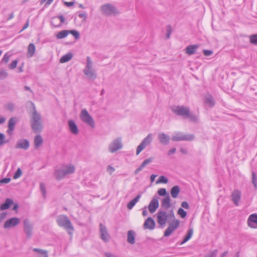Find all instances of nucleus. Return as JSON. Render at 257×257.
Returning a JSON list of instances; mask_svg holds the SVG:
<instances>
[{"instance_id": "f257e3e1", "label": "nucleus", "mask_w": 257, "mask_h": 257, "mask_svg": "<svg viewBox=\"0 0 257 257\" xmlns=\"http://www.w3.org/2000/svg\"><path fill=\"white\" fill-rule=\"evenodd\" d=\"M32 104L33 105V112L31 116V127L34 133L36 134L39 133L41 132L43 130L41 115L37 111L34 104L33 103H32Z\"/></svg>"}, {"instance_id": "f03ea898", "label": "nucleus", "mask_w": 257, "mask_h": 257, "mask_svg": "<svg viewBox=\"0 0 257 257\" xmlns=\"http://www.w3.org/2000/svg\"><path fill=\"white\" fill-rule=\"evenodd\" d=\"M56 221L58 225L60 227L65 228L69 234H71L74 231V227L70 220L66 215H58Z\"/></svg>"}, {"instance_id": "7ed1b4c3", "label": "nucleus", "mask_w": 257, "mask_h": 257, "mask_svg": "<svg viewBox=\"0 0 257 257\" xmlns=\"http://www.w3.org/2000/svg\"><path fill=\"white\" fill-rule=\"evenodd\" d=\"M83 73L89 79L94 80L96 78L97 74L93 68V64L90 57H87L86 65L83 70Z\"/></svg>"}, {"instance_id": "20e7f679", "label": "nucleus", "mask_w": 257, "mask_h": 257, "mask_svg": "<svg viewBox=\"0 0 257 257\" xmlns=\"http://www.w3.org/2000/svg\"><path fill=\"white\" fill-rule=\"evenodd\" d=\"M194 139L195 136L193 134H184L181 132H178L174 134L172 140L175 142L192 141Z\"/></svg>"}, {"instance_id": "39448f33", "label": "nucleus", "mask_w": 257, "mask_h": 257, "mask_svg": "<svg viewBox=\"0 0 257 257\" xmlns=\"http://www.w3.org/2000/svg\"><path fill=\"white\" fill-rule=\"evenodd\" d=\"M100 10L105 16L116 15L119 13L116 8L111 4H106L101 6Z\"/></svg>"}, {"instance_id": "423d86ee", "label": "nucleus", "mask_w": 257, "mask_h": 257, "mask_svg": "<svg viewBox=\"0 0 257 257\" xmlns=\"http://www.w3.org/2000/svg\"><path fill=\"white\" fill-rule=\"evenodd\" d=\"M123 147L122 139L121 137H118L113 140L108 146V151L111 153H113L121 149Z\"/></svg>"}, {"instance_id": "0eeeda50", "label": "nucleus", "mask_w": 257, "mask_h": 257, "mask_svg": "<svg viewBox=\"0 0 257 257\" xmlns=\"http://www.w3.org/2000/svg\"><path fill=\"white\" fill-rule=\"evenodd\" d=\"M171 110L176 115L186 117L190 109L187 106L177 105L171 107Z\"/></svg>"}, {"instance_id": "6e6552de", "label": "nucleus", "mask_w": 257, "mask_h": 257, "mask_svg": "<svg viewBox=\"0 0 257 257\" xmlns=\"http://www.w3.org/2000/svg\"><path fill=\"white\" fill-rule=\"evenodd\" d=\"M80 118L82 121H83L84 122L91 127H94L95 123L94 120L91 115L88 113L86 109L82 110L80 114Z\"/></svg>"}, {"instance_id": "1a4fd4ad", "label": "nucleus", "mask_w": 257, "mask_h": 257, "mask_svg": "<svg viewBox=\"0 0 257 257\" xmlns=\"http://www.w3.org/2000/svg\"><path fill=\"white\" fill-rule=\"evenodd\" d=\"M152 134H149L143 140L141 143L138 146L136 151V155H138L148 145L151 144L152 141Z\"/></svg>"}, {"instance_id": "9d476101", "label": "nucleus", "mask_w": 257, "mask_h": 257, "mask_svg": "<svg viewBox=\"0 0 257 257\" xmlns=\"http://www.w3.org/2000/svg\"><path fill=\"white\" fill-rule=\"evenodd\" d=\"M180 225V221L178 219H174L169 223V226L164 232V236L167 237L170 236Z\"/></svg>"}, {"instance_id": "9b49d317", "label": "nucleus", "mask_w": 257, "mask_h": 257, "mask_svg": "<svg viewBox=\"0 0 257 257\" xmlns=\"http://www.w3.org/2000/svg\"><path fill=\"white\" fill-rule=\"evenodd\" d=\"M24 231L27 237L30 238L33 235V225L28 219H25L23 221Z\"/></svg>"}, {"instance_id": "f8f14e48", "label": "nucleus", "mask_w": 257, "mask_h": 257, "mask_svg": "<svg viewBox=\"0 0 257 257\" xmlns=\"http://www.w3.org/2000/svg\"><path fill=\"white\" fill-rule=\"evenodd\" d=\"M158 223L161 226H164L167 223L168 217L166 212L163 210H159L157 214Z\"/></svg>"}, {"instance_id": "ddd939ff", "label": "nucleus", "mask_w": 257, "mask_h": 257, "mask_svg": "<svg viewBox=\"0 0 257 257\" xmlns=\"http://www.w3.org/2000/svg\"><path fill=\"white\" fill-rule=\"evenodd\" d=\"M99 227L100 238L105 242H108L110 240V236L107 232L105 226L100 223L99 224Z\"/></svg>"}, {"instance_id": "4468645a", "label": "nucleus", "mask_w": 257, "mask_h": 257, "mask_svg": "<svg viewBox=\"0 0 257 257\" xmlns=\"http://www.w3.org/2000/svg\"><path fill=\"white\" fill-rule=\"evenodd\" d=\"M20 222V219L19 218L13 217L5 221L4 224V227L5 228L14 227L18 225Z\"/></svg>"}, {"instance_id": "2eb2a0df", "label": "nucleus", "mask_w": 257, "mask_h": 257, "mask_svg": "<svg viewBox=\"0 0 257 257\" xmlns=\"http://www.w3.org/2000/svg\"><path fill=\"white\" fill-rule=\"evenodd\" d=\"M158 198V196H154L148 206L149 210L152 213L155 212L159 207Z\"/></svg>"}, {"instance_id": "dca6fc26", "label": "nucleus", "mask_w": 257, "mask_h": 257, "mask_svg": "<svg viewBox=\"0 0 257 257\" xmlns=\"http://www.w3.org/2000/svg\"><path fill=\"white\" fill-rule=\"evenodd\" d=\"M247 225L252 228H257V214H252L247 219Z\"/></svg>"}, {"instance_id": "f3484780", "label": "nucleus", "mask_w": 257, "mask_h": 257, "mask_svg": "<svg viewBox=\"0 0 257 257\" xmlns=\"http://www.w3.org/2000/svg\"><path fill=\"white\" fill-rule=\"evenodd\" d=\"M30 143L27 139L18 140L16 144L15 148L17 149H22L27 150L29 149Z\"/></svg>"}, {"instance_id": "a211bd4d", "label": "nucleus", "mask_w": 257, "mask_h": 257, "mask_svg": "<svg viewBox=\"0 0 257 257\" xmlns=\"http://www.w3.org/2000/svg\"><path fill=\"white\" fill-rule=\"evenodd\" d=\"M231 200L236 206H238L241 199V192L238 190H234L231 193Z\"/></svg>"}, {"instance_id": "6ab92c4d", "label": "nucleus", "mask_w": 257, "mask_h": 257, "mask_svg": "<svg viewBox=\"0 0 257 257\" xmlns=\"http://www.w3.org/2000/svg\"><path fill=\"white\" fill-rule=\"evenodd\" d=\"M158 139L160 143L163 145H167L169 144L170 138L164 133L158 134Z\"/></svg>"}, {"instance_id": "aec40b11", "label": "nucleus", "mask_w": 257, "mask_h": 257, "mask_svg": "<svg viewBox=\"0 0 257 257\" xmlns=\"http://www.w3.org/2000/svg\"><path fill=\"white\" fill-rule=\"evenodd\" d=\"M17 122V118L15 117H11L8 121V130L7 131V133L11 135L12 134V132L15 129V124Z\"/></svg>"}, {"instance_id": "412c9836", "label": "nucleus", "mask_w": 257, "mask_h": 257, "mask_svg": "<svg viewBox=\"0 0 257 257\" xmlns=\"http://www.w3.org/2000/svg\"><path fill=\"white\" fill-rule=\"evenodd\" d=\"M144 227L145 229L153 230L155 227V222L151 217H148L145 221Z\"/></svg>"}, {"instance_id": "4be33fe9", "label": "nucleus", "mask_w": 257, "mask_h": 257, "mask_svg": "<svg viewBox=\"0 0 257 257\" xmlns=\"http://www.w3.org/2000/svg\"><path fill=\"white\" fill-rule=\"evenodd\" d=\"M62 170H63L64 173L66 176L67 175L74 173L75 168L74 165L69 164L64 166Z\"/></svg>"}, {"instance_id": "5701e85b", "label": "nucleus", "mask_w": 257, "mask_h": 257, "mask_svg": "<svg viewBox=\"0 0 257 257\" xmlns=\"http://www.w3.org/2000/svg\"><path fill=\"white\" fill-rule=\"evenodd\" d=\"M62 170H63L64 173L66 176L67 175L74 173L75 168L74 165L69 164L64 166Z\"/></svg>"}, {"instance_id": "b1692460", "label": "nucleus", "mask_w": 257, "mask_h": 257, "mask_svg": "<svg viewBox=\"0 0 257 257\" xmlns=\"http://www.w3.org/2000/svg\"><path fill=\"white\" fill-rule=\"evenodd\" d=\"M68 125L71 132L74 135H77L79 131L78 127L73 120H68Z\"/></svg>"}, {"instance_id": "393cba45", "label": "nucleus", "mask_w": 257, "mask_h": 257, "mask_svg": "<svg viewBox=\"0 0 257 257\" xmlns=\"http://www.w3.org/2000/svg\"><path fill=\"white\" fill-rule=\"evenodd\" d=\"M161 206L165 209H168L171 207V199L169 194L162 199Z\"/></svg>"}, {"instance_id": "a878e982", "label": "nucleus", "mask_w": 257, "mask_h": 257, "mask_svg": "<svg viewBox=\"0 0 257 257\" xmlns=\"http://www.w3.org/2000/svg\"><path fill=\"white\" fill-rule=\"evenodd\" d=\"M43 143V140L42 136L40 135H37L34 138V147L35 149H38Z\"/></svg>"}, {"instance_id": "bb28decb", "label": "nucleus", "mask_w": 257, "mask_h": 257, "mask_svg": "<svg viewBox=\"0 0 257 257\" xmlns=\"http://www.w3.org/2000/svg\"><path fill=\"white\" fill-rule=\"evenodd\" d=\"M14 204L13 200L10 198H7L5 203L1 204L0 208L1 210H4L9 209L11 205Z\"/></svg>"}, {"instance_id": "cd10ccee", "label": "nucleus", "mask_w": 257, "mask_h": 257, "mask_svg": "<svg viewBox=\"0 0 257 257\" xmlns=\"http://www.w3.org/2000/svg\"><path fill=\"white\" fill-rule=\"evenodd\" d=\"M136 233L133 230H129L127 234V241L131 244H133L135 242Z\"/></svg>"}, {"instance_id": "c85d7f7f", "label": "nucleus", "mask_w": 257, "mask_h": 257, "mask_svg": "<svg viewBox=\"0 0 257 257\" xmlns=\"http://www.w3.org/2000/svg\"><path fill=\"white\" fill-rule=\"evenodd\" d=\"M54 176L58 180H60L65 178V175L62 169H56L54 172Z\"/></svg>"}, {"instance_id": "c756f323", "label": "nucleus", "mask_w": 257, "mask_h": 257, "mask_svg": "<svg viewBox=\"0 0 257 257\" xmlns=\"http://www.w3.org/2000/svg\"><path fill=\"white\" fill-rule=\"evenodd\" d=\"M198 48V45H191L186 48V53L189 55H192L195 53L196 50Z\"/></svg>"}, {"instance_id": "7c9ffc66", "label": "nucleus", "mask_w": 257, "mask_h": 257, "mask_svg": "<svg viewBox=\"0 0 257 257\" xmlns=\"http://www.w3.org/2000/svg\"><path fill=\"white\" fill-rule=\"evenodd\" d=\"M141 197V195L140 194L137 195L135 198H134L132 200L127 203V208L130 210L132 209L136 205V204L139 201Z\"/></svg>"}, {"instance_id": "2f4dec72", "label": "nucleus", "mask_w": 257, "mask_h": 257, "mask_svg": "<svg viewBox=\"0 0 257 257\" xmlns=\"http://www.w3.org/2000/svg\"><path fill=\"white\" fill-rule=\"evenodd\" d=\"M205 103L210 107H213L215 105L214 98L210 94H207L205 97Z\"/></svg>"}, {"instance_id": "473e14b6", "label": "nucleus", "mask_w": 257, "mask_h": 257, "mask_svg": "<svg viewBox=\"0 0 257 257\" xmlns=\"http://www.w3.org/2000/svg\"><path fill=\"white\" fill-rule=\"evenodd\" d=\"M193 233V229L192 227L189 228L187 234L185 236L183 241L180 243V245L185 243L188 241L192 236Z\"/></svg>"}, {"instance_id": "72a5a7b5", "label": "nucleus", "mask_w": 257, "mask_h": 257, "mask_svg": "<svg viewBox=\"0 0 257 257\" xmlns=\"http://www.w3.org/2000/svg\"><path fill=\"white\" fill-rule=\"evenodd\" d=\"M180 192V187L176 185L173 187L171 189V195L173 198H176L178 197L179 193Z\"/></svg>"}, {"instance_id": "f704fd0d", "label": "nucleus", "mask_w": 257, "mask_h": 257, "mask_svg": "<svg viewBox=\"0 0 257 257\" xmlns=\"http://www.w3.org/2000/svg\"><path fill=\"white\" fill-rule=\"evenodd\" d=\"M73 57V54L71 53H68L63 56L60 59V62L61 63H66L70 60Z\"/></svg>"}, {"instance_id": "c9c22d12", "label": "nucleus", "mask_w": 257, "mask_h": 257, "mask_svg": "<svg viewBox=\"0 0 257 257\" xmlns=\"http://www.w3.org/2000/svg\"><path fill=\"white\" fill-rule=\"evenodd\" d=\"M35 52V46L34 44L31 43L29 45L28 47V57H32Z\"/></svg>"}, {"instance_id": "e433bc0d", "label": "nucleus", "mask_w": 257, "mask_h": 257, "mask_svg": "<svg viewBox=\"0 0 257 257\" xmlns=\"http://www.w3.org/2000/svg\"><path fill=\"white\" fill-rule=\"evenodd\" d=\"M68 35V30H62L59 32H58L56 35V37L57 39H62L66 37Z\"/></svg>"}, {"instance_id": "4c0bfd02", "label": "nucleus", "mask_w": 257, "mask_h": 257, "mask_svg": "<svg viewBox=\"0 0 257 257\" xmlns=\"http://www.w3.org/2000/svg\"><path fill=\"white\" fill-rule=\"evenodd\" d=\"M249 39L251 44L257 46V34L249 36Z\"/></svg>"}, {"instance_id": "58836bf2", "label": "nucleus", "mask_w": 257, "mask_h": 257, "mask_svg": "<svg viewBox=\"0 0 257 257\" xmlns=\"http://www.w3.org/2000/svg\"><path fill=\"white\" fill-rule=\"evenodd\" d=\"M72 34L76 40H78L80 38V33L76 30H68V34Z\"/></svg>"}, {"instance_id": "ea45409f", "label": "nucleus", "mask_w": 257, "mask_h": 257, "mask_svg": "<svg viewBox=\"0 0 257 257\" xmlns=\"http://www.w3.org/2000/svg\"><path fill=\"white\" fill-rule=\"evenodd\" d=\"M5 107L6 109L12 112L14 110L15 105L13 102H9L5 105Z\"/></svg>"}, {"instance_id": "a19ab883", "label": "nucleus", "mask_w": 257, "mask_h": 257, "mask_svg": "<svg viewBox=\"0 0 257 257\" xmlns=\"http://www.w3.org/2000/svg\"><path fill=\"white\" fill-rule=\"evenodd\" d=\"M168 182V179L164 176H161L156 181V184L165 183L166 184Z\"/></svg>"}, {"instance_id": "79ce46f5", "label": "nucleus", "mask_w": 257, "mask_h": 257, "mask_svg": "<svg viewBox=\"0 0 257 257\" xmlns=\"http://www.w3.org/2000/svg\"><path fill=\"white\" fill-rule=\"evenodd\" d=\"M8 76V73L5 70H0V80L6 79Z\"/></svg>"}, {"instance_id": "37998d69", "label": "nucleus", "mask_w": 257, "mask_h": 257, "mask_svg": "<svg viewBox=\"0 0 257 257\" xmlns=\"http://www.w3.org/2000/svg\"><path fill=\"white\" fill-rule=\"evenodd\" d=\"M252 183L255 188H257V177L254 172H252Z\"/></svg>"}, {"instance_id": "c03bdc74", "label": "nucleus", "mask_w": 257, "mask_h": 257, "mask_svg": "<svg viewBox=\"0 0 257 257\" xmlns=\"http://www.w3.org/2000/svg\"><path fill=\"white\" fill-rule=\"evenodd\" d=\"M178 214L180 215V216L184 218L187 215V212L185 211L183 208H180L178 210Z\"/></svg>"}, {"instance_id": "a18cd8bd", "label": "nucleus", "mask_w": 257, "mask_h": 257, "mask_svg": "<svg viewBox=\"0 0 257 257\" xmlns=\"http://www.w3.org/2000/svg\"><path fill=\"white\" fill-rule=\"evenodd\" d=\"M22 174V171L21 169L19 168L17 171L15 172V173L14 175L13 178L15 179H18L19 178Z\"/></svg>"}, {"instance_id": "49530a36", "label": "nucleus", "mask_w": 257, "mask_h": 257, "mask_svg": "<svg viewBox=\"0 0 257 257\" xmlns=\"http://www.w3.org/2000/svg\"><path fill=\"white\" fill-rule=\"evenodd\" d=\"M172 32V27L170 25H168L167 26V34H166V39H168L170 38L171 34Z\"/></svg>"}, {"instance_id": "de8ad7c7", "label": "nucleus", "mask_w": 257, "mask_h": 257, "mask_svg": "<svg viewBox=\"0 0 257 257\" xmlns=\"http://www.w3.org/2000/svg\"><path fill=\"white\" fill-rule=\"evenodd\" d=\"M153 158H149L148 159H147L145 160L143 163H142V165L144 168L145 166H146L147 165L149 164L150 163H151L153 161Z\"/></svg>"}, {"instance_id": "09e8293b", "label": "nucleus", "mask_w": 257, "mask_h": 257, "mask_svg": "<svg viewBox=\"0 0 257 257\" xmlns=\"http://www.w3.org/2000/svg\"><path fill=\"white\" fill-rule=\"evenodd\" d=\"M10 55H9L8 53H6L4 56L3 59L1 60L2 63H4L5 64H7L10 59Z\"/></svg>"}, {"instance_id": "8fccbe9b", "label": "nucleus", "mask_w": 257, "mask_h": 257, "mask_svg": "<svg viewBox=\"0 0 257 257\" xmlns=\"http://www.w3.org/2000/svg\"><path fill=\"white\" fill-rule=\"evenodd\" d=\"M158 193L160 196H166L168 195L167 193L166 189L165 188L160 189L158 191Z\"/></svg>"}, {"instance_id": "3c124183", "label": "nucleus", "mask_w": 257, "mask_h": 257, "mask_svg": "<svg viewBox=\"0 0 257 257\" xmlns=\"http://www.w3.org/2000/svg\"><path fill=\"white\" fill-rule=\"evenodd\" d=\"M186 117H188V118H190L191 120L194 121H195L197 120V116L195 114H194L192 113H190V110L189 111V114L187 115Z\"/></svg>"}, {"instance_id": "603ef678", "label": "nucleus", "mask_w": 257, "mask_h": 257, "mask_svg": "<svg viewBox=\"0 0 257 257\" xmlns=\"http://www.w3.org/2000/svg\"><path fill=\"white\" fill-rule=\"evenodd\" d=\"M57 20H58V19H57V17H53L51 19V23L52 25H53L55 27H58L61 26V24H58V25L56 24Z\"/></svg>"}, {"instance_id": "864d4df0", "label": "nucleus", "mask_w": 257, "mask_h": 257, "mask_svg": "<svg viewBox=\"0 0 257 257\" xmlns=\"http://www.w3.org/2000/svg\"><path fill=\"white\" fill-rule=\"evenodd\" d=\"M40 190L43 194V195L44 196V197H45L46 195V193L45 185L44 184V183H41L40 185Z\"/></svg>"}, {"instance_id": "5fc2aeb1", "label": "nucleus", "mask_w": 257, "mask_h": 257, "mask_svg": "<svg viewBox=\"0 0 257 257\" xmlns=\"http://www.w3.org/2000/svg\"><path fill=\"white\" fill-rule=\"evenodd\" d=\"M18 61L17 60H15L12 62V63L9 65V68L11 69H15L17 65Z\"/></svg>"}, {"instance_id": "6e6d98bb", "label": "nucleus", "mask_w": 257, "mask_h": 257, "mask_svg": "<svg viewBox=\"0 0 257 257\" xmlns=\"http://www.w3.org/2000/svg\"><path fill=\"white\" fill-rule=\"evenodd\" d=\"M168 218L172 219L173 220L175 219V214L174 212L173 209H171L169 212V213L167 214Z\"/></svg>"}, {"instance_id": "4d7b16f0", "label": "nucleus", "mask_w": 257, "mask_h": 257, "mask_svg": "<svg viewBox=\"0 0 257 257\" xmlns=\"http://www.w3.org/2000/svg\"><path fill=\"white\" fill-rule=\"evenodd\" d=\"M203 54L206 56H209L213 54V51L209 50H203Z\"/></svg>"}, {"instance_id": "13d9d810", "label": "nucleus", "mask_w": 257, "mask_h": 257, "mask_svg": "<svg viewBox=\"0 0 257 257\" xmlns=\"http://www.w3.org/2000/svg\"><path fill=\"white\" fill-rule=\"evenodd\" d=\"M181 207L186 209H188L189 208V204L187 201H183L181 203Z\"/></svg>"}, {"instance_id": "bf43d9fd", "label": "nucleus", "mask_w": 257, "mask_h": 257, "mask_svg": "<svg viewBox=\"0 0 257 257\" xmlns=\"http://www.w3.org/2000/svg\"><path fill=\"white\" fill-rule=\"evenodd\" d=\"M217 253H218L217 249H215L213 251L210 252V253L208 254V255L210 257H215V256H216Z\"/></svg>"}, {"instance_id": "052dcab7", "label": "nucleus", "mask_w": 257, "mask_h": 257, "mask_svg": "<svg viewBox=\"0 0 257 257\" xmlns=\"http://www.w3.org/2000/svg\"><path fill=\"white\" fill-rule=\"evenodd\" d=\"M115 171V169L111 166L110 165H109L107 166V171L109 172L110 174H111L113 172H114Z\"/></svg>"}, {"instance_id": "680f3d73", "label": "nucleus", "mask_w": 257, "mask_h": 257, "mask_svg": "<svg viewBox=\"0 0 257 257\" xmlns=\"http://www.w3.org/2000/svg\"><path fill=\"white\" fill-rule=\"evenodd\" d=\"M10 181H11L10 178H4V179H2L1 180H0V183L7 184V183H9L10 182Z\"/></svg>"}, {"instance_id": "e2e57ef3", "label": "nucleus", "mask_w": 257, "mask_h": 257, "mask_svg": "<svg viewBox=\"0 0 257 257\" xmlns=\"http://www.w3.org/2000/svg\"><path fill=\"white\" fill-rule=\"evenodd\" d=\"M6 137L4 134L0 135V146L4 145V139H5Z\"/></svg>"}, {"instance_id": "0e129e2a", "label": "nucleus", "mask_w": 257, "mask_h": 257, "mask_svg": "<svg viewBox=\"0 0 257 257\" xmlns=\"http://www.w3.org/2000/svg\"><path fill=\"white\" fill-rule=\"evenodd\" d=\"M57 18L60 20L61 23L60 24H61V25L65 22V19L63 16L60 15L57 17Z\"/></svg>"}, {"instance_id": "69168bd1", "label": "nucleus", "mask_w": 257, "mask_h": 257, "mask_svg": "<svg viewBox=\"0 0 257 257\" xmlns=\"http://www.w3.org/2000/svg\"><path fill=\"white\" fill-rule=\"evenodd\" d=\"M144 168V167H143V166L142 165H141V166L138 167L135 171V174L136 175L137 174H138V173L139 172H140L141 170H142V169Z\"/></svg>"}, {"instance_id": "338daca9", "label": "nucleus", "mask_w": 257, "mask_h": 257, "mask_svg": "<svg viewBox=\"0 0 257 257\" xmlns=\"http://www.w3.org/2000/svg\"><path fill=\"white\" fill-rule=\"evenodd\" d=\"M78 17L80 18L83 19L84 20H85L87 18L86 15L84 13H81L78 15Z\"/></svg>"}, {"instance_id": "774afa93", "label": "nucleus", "mask_w": 257, "mask_h": 257, "mask_svg": "<svg viewBox=\"0 0 257 257\" xmlns=\"http://www.w3.org/2000/svg\"><path fill=\"white\" fill-rule=\"evenodd\" d=\"M105 257H117L115 255L110 252H105Z\"/></svg>"}]
</instances>
